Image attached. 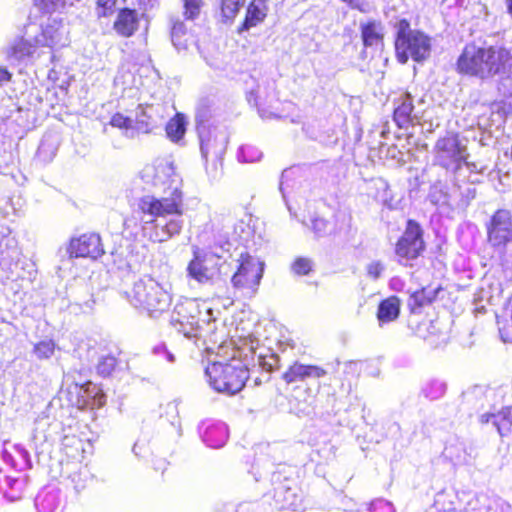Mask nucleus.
I'll return each mask as SVG.
<instances>
[{
    "mask_svg": "<svg viewBox=\"0 0 512 512\" xmlns=\"http://www.w3.org/2000/svg\"><path fill=\"white\" fill-rule=\"evenodd\" d=\"M142 213V230L153 242H166L182 231L184 197L180 188L174 187L169 196L141 197L137 203Z\"/></svg>",
    "mask_w": 512,
    "mask_h": 512,
    "instance_id": "nucleus-1",
    "label": "nucleus"
},
{
    "mask_svg": "<svg viewBox=\"0 0 512 512\" xmlns=\"http://www.w3.org/2000/svg\"><path fill=\"white\" fill-rule=\"evenodd\" d=\"M510 52L499 46L467 44L457 61L461 73L487 79L505 73L510 67Z\"/></svg>",
    "mask_w": 512,
    "mask_h": 512,
    "instance_id": "nucleus-2",
    "label": "nucleus"
},
{
    "mask_svg": "<svg viewBox=\"0 0 512 512\" xmlns=\"http://www.w3.org/2000/svg\"><path fill=\"white\" fill-rule=\"evenodd\" d=\"M468 155L466 140L454 132H447L434 145L435 163L454 173L456 184L460 189L459 182L461 177H464V169L470 172L477 169L476 164L467 162Z\"/></svg>",
    "mask_w": 512,
    "mask_h": 512,
    "instance_id": "nucleus-3",
    "label": "nucleus"
},
{
    "mask_svg": "<svg viewBox=\"0 0 512 512\" xmlns=\"http://www.w3.org/2000/svg\"><path fill=\"white\" fill-rule=\"evenodd\" d=\"M129 302L147 312L150 317H159L171 305V295L153 278L140 279L134 283L128 294Z\"/></svg>",
    "mask_w": 512,
    "mask_h": 512,
    "instance_id": "nucleus-4",
    "label": "nucleus"
},
{
    "mask_svg": "<svg viewBox=\"0 0 512 512\" xmlns=\"http://www.w3.org/2000/svg\"><path fill=\"white\" fill-rule=\"evenodd\" d=\"M205 373L210 386L217 392L234 395L240 392L249 378V371L239 359L227 363L213 362Z\"/></svg>",
    "mask_w": 512,
    "mask_h": 512,
    "instance_id": "nucleus-5",
    "label": "nucleus"
},
{
    "mask_svg": "<svg viewBox=\"0 0 512 512\" xmlns=\"http://www.w3.org/2000/svg\"><path fill=\"white\" fill-rule=\"evenodd\" d=\"M212 320L211 309L195 299L178 302L171 315V324L185 337H197L198 332Z\"/></svg>",
    "mask_w": 512,
    "mask_h": 512,
    "instance_id": "nucleus-6",
    "label": "nucleus"
},
{
    "mask_svg": "<svg viewBox=\"0 0 512 512\" xmlns=\"http://www.w3.org/2000/svg\"><path fill=\"white\" fill-rule=\"evenodd\" d=\"M264 274V262L249 254H240L237 269L231 277L233 296L252 298L259 289Z\"/></svg>",
    "mask_w": 512,
    "mask_h": 512,
    "instance_id": "nucleus-7",
    "label": "nucleus"
},
{
    "mask_svg": "<svg viewBox=\"0 0 512 512\" xmlns=\"http://www.w3.org/2000/svg\"><path fill=\"white\" fill-rule=\"evenodd\" d=\"M395 50L399 62L406 63L410 57L419 62L430 55V39L420 31L411 30L408 21L401 20L398 25Z\"/></svg>",
    "mask_w": 512,
    "mask_h": 512,
    "instance_id": "nucleus-8",
    "label": "nucleus"
},
{
    "mask_svg": "<svg viewBox=\"0 0 512 512\" xmlns=\"http://www.w3.org/2000/svg\"><path fill=\"white\" fill-rule=\"evenodd\" d=\"M221 260L214 252L196 249L186 268L187 277L201 285L213 284L220 274Z\"/></svg>",
    "mask_w": 512,
    "mask_h": 512,
    "instance_id": "nucleus-9",
    "label": "nucleus"
},
{
    "mask_svg": "<svg viewBox=\"0 0 512 512\" xmlns=\"http://www.w3.org/2000/svg\"><path fill=\"white\" fill-rule=\"evenodd\" d=\"M425 250L423 230L414 220H408L402 236L395 246V255L401 265L411 266V261L418 258Z\"/></svg>",
    "mask_w": 512,
    "mask_h": 512,
    "instance_id": "nucleus-10",
    "label": "nucleus"
},
{
    "mask_svg": "<svg viewBox=\"0 0 512 512\" xmlns=\"http://www.w3.org/2000/svg\"><path fill=\"white\" fill-rule=\"evenodd\" d=\"M26 259L21 258V251L15 237L4 235L0 239V269L7 279L17 280L25 277Z\"/></svg>",
    "mask_w": 512,
    "mask_h": 512,
    "instance_id": "nucleus-11",
    "label": "nucleus"
},
{
    "mask_svg": "<svg viewBox=\"0 0 512 512\" xmlns=\"http://www.w3.org/2000/svg\"><path fill=\"white\" fill-rule=\"evenodd\" d=\"M197 131L200 138L201 155L205 161L209 159L220 160L224 155L228 137L224 131L216 128L210 129L200 116H196Z\"/></svg>",
    "mask_w": 512,
    "mask_h": 512,
    "instance_id": "nucleus-12",
    "label": "nucleus"
},
{
    "mask_svg": "<svg viewBox=\"0 0 512 512\" xmlns=\"http://www.w3.org/2000/svg\"><path fill=\"white\" fill-rule=\"evenodd\" d=\"M488 242L495 248H503L512 241V214L509 210H497L487 224Z\"/></svg>",
    "mask_w": 512,
    "mask_h": 512,
    "instance_id": "nucleus-13",
    "label": "nucleus"
},
{
    "mask_svg": "<svg viewBox=\"0 0 512 512\" xmlns=\"http://www.w3.org/2000/svg\"><path fill=\"white\" fill-rule=\"evenodd\" d=\"M272 482L274 484L273 499L276 508L299 511L301 499L297 493L298 488L295 482L288 478L282 479L279 472L273 474Z\"/></svg>",
    "mask_w": 512,
    "mask_h": 512,
    "instance_id": "nucleus-14",
    "label": "nucleus"
},
{
    "mask_svg": "<svg viewBox=\"0 0 512 512\" xmlns=\"http://www.w3.org/2000/svg\"><path fill=\"white\" fill-rule=\"evenodd\" d=\"M165 119V107L161 104L139 105L135 121L139 133H150L158 128Z\"/></svg>",
    "mask_w": 512,
    "mask_h": 512,
    "instance_id": "nucleus-15",
    "label": "nucleus"
},
{
    "mask_svg": "<svg viewBox=\"0 0 512 512\" xmlns=\"http://www.w3.org/2000/svg\"><path fill=\"white\" fill-rule=\"evenodd\" d=\"M35 42L40 46L63 47L67 44V30L61 19L49 18L43 27L40 35L36 36Z\"/></svg>",
    "mask_w": 512,
    "mask_h": 512,
    "instance_id": "nucleus-16",
    "label": "nucleus"
},
{
    "mask_svg": "<svg viewBox=\"0 0 512 512\" xmlns=\"http://www.w3.org/2000/svg\"><path fill=\"white\" fill-rule=\"evenodd\" d=\"M71 257H89L97 259L104 253L100 236L97 234H84L72 239L68 249Z\"/></svg>",
    "mask_w": 512,
    "mask_h": 512,
    "instance_id": "nucleus-17",
    "label": "nucleus"
},
{
    "mask_svg": "<svg viewBox=\"0 0 512 512\" xmlns=\"http://www.w3.org/2000/svg\"><path fill=\"white\" fill-rule=\"evenodd\" d=\"M394 121L399 128L406 129L420 123L421 116L415 110L410 93L401 95L395 102Z\"/></svg>",
    "mask_w": 512,
    "mask_h": 512,
    "instance_id": "nucleus-18",
    "label": "nucleus"
},
{
    "mask_svg": "<svg viewBox=\"0 0 512 512\" xmlns=\"http://www.w3.org/2000/svg\"><path fill=\"white\" fill-rule=\"evenodd\" d=\"M327 374L326 370L316 365H304L295 362L283 374V379L287 383L303 381L307 378H321Z\"/></svg>",
    "mask_w": 512,
    "mask_h": 512,
    "instance_id": "nucleus-19",
    "label": "nucleus"
},
{
    "mask_svg": "<svg viewBox=\"0 0 512 512\" xmlns=\"http://www.w3.org/2000/svg\"><path fill=\"white\" fill-rule=\"evenodd\" d=\"M139 18L135 10L120 9L113 23V29L122 37H131L138 29Z\"/></svg>",
    "mask_w": 512,
    "mask_h": 512,
    "instance_id": "nucleus-20",
    "label": "nucleus"
},
{
    "mask_svg": "<svg viewBox=\"0 0 512 512\" xmlns=\"http://www.w3.org/2000/svg\"><path fill=\"white\" fill-rule=\"evenodd\" d=\"M441 290L440 286H427L410 294L407 305L414 314L420 313L422 308L430 305Z\"/></svg>",
    "mask_w": 512,
    "mask_h": 512,
    "instance_id": "nucleus-21",
    "label": "nucleus"
},
{
    "mask_svg": "<svg viewBox=\"0 0 512 512\" xmlns=\"http://www.w3.org/2000/svg\"><path fill=\"white\" fill-rule=\"evenodd\" d=\"M36 508L39 512H60L63 502L58 490L41 491L35 500Z\"/></svg>",
    "mask_w": 512,
    "mask_h": 512,
    "instance_id": "nucleus-22",
    "label": "nucleus"
},
{
    "mask_svg": "<svg viewBox=\"0 0 512 512\" xmlns=\"http://www.w3.org/2000/svg\"><path fill=\"white\" fill-rule=\"evenodd\" d=\"M228 439L227 426L222 422L209 425L203 434V441L207 446L217 449L225 445Z\"/></svg>",
    "mask_w": 512,
    "mask_h": 512,
    "instance_id": "nucleus-23",
    "label": "nucleus"
},
{
    "mask_svg": "<svg viewBox=\"0 0 512 512\" xmlns=\"http://www.w3.org/2000/svg\"><path fill=\"white\" fill-rule=\"evenodd\" d=\"M480 419L482 423L492 422L501 436H504L511 431L512 411L509 407L502 409L497 414H483Z\"/></svg>",
    "mask_w": 512,
    "mask_h": 512,
    "instance_id": "nucleus-24",
    "label": "nucleus"
},
{
    "mask_svg": "<svg viewBox=\"0 0 512 512\" xmlns=\"http://www.w3.org/2000/svg\"><path fill=\"white\" fill-rule=\"evenodd\" d=\"M361 35L366 47H379L383 41V26L378 21L361 24Z\"/></svg>",
    "mask_w": 512,
    "mask_h": 512,
    "instance_id": "nucleus-25",
    "label": "nucleus"
},
{
    "mask_svg": "<svg viewBox=\"0 0 512 512\" xmlns=\"http://www.w3.org/2000/svg\"><path fill=\"white\" fill-rule=\"evenodd\" d=\"M80 393V397L83 399L82 407L100 408L106 402L104 393L90 382L80 388Z\"/></svg>",
    "mask_w": 512,
    "mask_h": 512,
    "instance_id": "nucleus-26",
    "label": "nucleus"
},
{
    "mask_svg": "<svg viewBox=\"0 0 512 512\" xmlns=\"http://www.w3.org/2000/svg\"><path fill=\"white\" fill-rule=\"evenodd\" d=\"M59 147V140L56 135L48 134L43 137L36 153V159L41 163H50Z\"/></svg>",
    "mask_w": 512,
    "mask_h": 512,
    "instance_id": "nucleus-27",
    "label": "nucleus"
},
{
    "mask_svg": "<svg viewBox=\"0 0 512 512\" xmlns=\"http://www.w3.org/2000/svg\"><path fill=\"white\" fill-rule=\"evenodd\" d=\"M399 313L400 300L396 296H391L379 304L377 317L380 323H388L396 320Z\"/></svg>",
    "mask_w": 512,
    "mask_h": 512,
    "instance_id": "nucleus-28",
    "label": "nucleus"
},
{
    "mask_svg": "<svg viewBox=\"0 0 512 512\" xmlns=\"http://www.w3.org/2000/svg\"><path fill=\"white\" fill-rule=\"evenodd\" d=\"M266 12L267 7L263 0L252 1L248 6L243 28L248 30L262 22L266 17Z\"/></svg>",
    "mask_w": 512,
    "mask_h": 512,
    "instance_id": "nucleus-29",
    "label": "nucleus"
},
{
    "mask_svg": "<svg viewBox=\"0 0 512 512\" xmlns=\"http://www.w3.org/2000/svg\"><path fill=\"white\" fill-rule=\"evenodd\" d=\"M166 135L173 141H180L186 132V120L183 114L177 113L174 118L166 124Z\"/></svg>",
    "mask_w": 512,
    "mask_h": 512,
    "instance_id": "nucleus-30",
    "label": "nucleus"
},
{
    "mask_svg": "<svg viewBox=\"0 0 512 512\" xmlns=\"http://www.w3.org/2000/svg\"><path fill=\"white\" fill-rule=\"evenodd\" d=\"M110 125L121 129L123 131V135L127 138H135L138 134V130L136 129V121L124 116L121 113H116L111 117Z\"/></svg>",
    "mask_w": 512,
    "mask_h": 512,
    "instance_id": "nucleus-31",
    "label": "nucleus"
},
{
    "mask_svg": "<svg viewBox=\"0 0 512 512\" xmlns=\"http://www.w3.org/2000/svg\"><path fill=\"white\" fill-rule=\"evenodd\" d=\"M478 502L482 505L486 512H512L510 504L496 497L487 495L478 496Z\"/></svg>",
    "mask_w": 512,
    "mask_h": 512,
    "instance_id": "nucleus-32",
    "label": "nucleus"
},
{
    "mask_svg": "<svg viewBox=\"0 0 512 512\" xmlns=\"http://www.w3.org/2000/svg\"><path fill=\"white\" fill-rule=\"evenodd\" d=\"M171 40L173 45L178 50H183L187 48L188 37H187V29L183 22L176 20L173 22L171 28Z\"/></svg>",
    "mask_w": 512,
    "mask_h": 512,
    "instance_id": "nucleus-33",
    "label": "nucleus"
},
{
    "mask_svg": "<svg viewBox=\"0 0 512 512\" xmlns=\"http://www.w3.org/2000/svg\"><path fill=\"white\" fill-rule=\"evenodd\" d=\"M23 207V200L20 197H10L0 205V213L4 218L17 215Z\"/></svg>",
    "mask_w": 512,
    "mask_h": 512,
    "instance_id": "nucleus-34",
    "label": "nucleus"
},
{
    "mask_svg": "<svg viewBox=\"0 0 512 512\" xmlns=\"http://www.w3.org/2000/svg\"><path fill=\"white\" fill-rule=\"evenodd\" d=\"M238 160L243 163H254L261 159L262 152L253 145H242L238 150Z\"/></svg>",
    "mask_w": 512,
    "mask_h": 512,
    "instance_id": "nucleus-35",
    "label": "nucleus"
},
{
    "mask_svg": "<svg viewBox=\"0 0 512 512\" xmlns=\"http://www.w3.org/2000/svg\"><path fill=\"white\" fill-rule=\"evenodd\" d=\"M55 343L52 340H43L36 343L33 347V354L38 360H46L53 356L55 352Z\"/></svg>",
    "mask_w": 512,
    "mask_h": 512,
    "instance_id": "nucleus-36",
    "label": "nucleus"
},
{
    "mask_svg": "<svg viewBox=\"0 0 512 512\" xmlns=\"http://www.w3.org/2000/svg\"><path fill=\"white\" fill-rule=\"evenodd\" d=\"M34 51V46L24 39L17 40L10 49V54L15 59L20 60L29 55Z\"/></svg>",
    "mask_w": 512,
    "mask_h": 512,
    "instance_id": "nucleus-37",
    "label": "nucleus"
},
{
    "mask_svg": "<svg viewBox=\"0 0 512 512\" xmlns=\"http://www.w3.org/2000/svg\"><path fill=\"white\" fill-rule=\"evenodd\" d=\"M446 391V385L439 380H432L425 385L423 393L426 398L435 400L444 395Z\"/></svg>",
    "mask_w": 512,
    "mask_h": 512,
    "instance_id": "nucleus-38",
    "label": "nucleus"
},
{
    "mask_svg": "<svg viewBox=\"0 0 512 512\" xmlns=\"http://www.w3.org/2000/svg\"><path fill=\"white\" fill-rule=\"evenodd\" d=\"M16 165L10 152L0 150V174L14 177Z\"/></svg>",
    "mask_w": 512,
    "mask_h": 512,
    "instance_id": "nucleus-39",
    "label": "nucleus"
},
{
    "mask_svg": "<svg viewBox=\"0 0 512 512\" xmlns=\"http://www.w3.org/2000/svg\"><path fill=\"white\" fill-rule=\"evenodd\" d=\"M245 3V0H222V14L227 19H232L236 16L240 7Z\"/></svg>",
    "mask_w": 512,
    "mask_h": 512,
    "instance_id": "nucleus-40",
    "label": "nucleus"
},
{
    "mask_svg": "<svg viewBox=\"0 0 512 512\" xmlns=\"http://www.w3.org/2000/svg\"><path fill=\"white\" fill-rule=\"evenodd\" d=\"M119 0H97L96 13L98 17H107L115 12Z\"/></svg>",
    "mask_w": 512,
    "mask_h": 512,
    "instance_id": "nucleus-41",
    "label": "nucleus"
},
{
    "mask_svg": "<svg viewBox=\"0 0 512 512\" xmlns=\"http://www.w3.org/2000/svg\"><path fill=\"white\" fill-rule=\"evenodd\" d=\"M116 366V359L113 356L101 357L97 364V373L103 377L109 376Z\"/></svg>",
    "mask_w": 512,
    "mask_h": 512,
    "instance_id": "nucleus-42",
    "label": "nucleus"
},
{
    "mask_svg": "<svg viewBox=\"0 0 512 512\" xmlns=\"http://www.w3.org/2000/svg\"><path fill=\"white\" fill-rule=\"evenodd\" d=\"M184 16L186 19H195L201 10L202 0H183Z\"/></svg>",
    "mask_w": 512,
    "mask_h": 512,
    "instance_id": "nucleus-43",
    "label": "nucleus"
},
{
    "mask_svg": "<svg viewBox=\"0 0 512 512\" xmlns=\"http://www.w3.org/2000/svg\"><path fill=\"white\" fill-rule=\"evenodd\" d=\"M385 270V265L379 260L371 261L366 266L367 276L373 280L379 279Z\"/></svg>",
    "mask_w": 512,
    "mask_h": 512,
    "instance_id": "nucleus-44",
    "label": "nucleus"
},
{
    "mask_svg": "<svg viewBox=\"0 0 512 512\" xmlns=\"http://www.w3.org/2000/svg\"><path fill=\"white\" fill-rule=\"evenodd\" d=\"M365 512H394L393 505L383 499L373 501Z\"/></svg>",
    "mask_w": 512,
    "mask_h": 512,
    "instance_id": "nucleus-45",
    "label": "nucleus"
},
{
    "mask_svg": "<svg viewBox=\"0 0 512 512\" xmlns=\"http://www.w3.org/2000/svg\"><path fill=\"white\" fill-rule=\"evenodd\" d=\"M292 270L295 274L306 275L311 270V261L307 258H298L292 264Z\"/></svg>",
    "mask_w": 512,
    "mask_h": 512,
    "instance_id": "nucleus-46",
    "label": "nucleus"
},
{
    "mask_svg": "<svg viewBox=\"0 0 512 512\" xmlns=\"http://www.w3.org/2000/svg\"><path fill=\"white\" fill-rule=\"evenodd\" d=\"M65 0H35V4L45 12H52L59 7H62Z\"/></svg>",
    "mask_w": 512,
    "mask_h": 512,
    "instance_id": "nucleus-47",
    "label": "nucleus"
},
{
    "mask_svg": "<svg viewBox=\"0 0 512 512\" xmlns=\"http://www.w3.org/2000/svg\"><path fill=\"white\" fill-rule=\"evenodd\" d=\"M153 353L157 356L164 357L169 363H173L175 360L174 355L167 349L164 343L156 345L153 348Z\"/></svg>",
    "mask_w": 512,
    "mask_h": 512,
    "instance_id": "nucleus-48",
    "label": "nucleus"
},
{
    "mask_svg": "<svg viewBox=\"0 0 512 512\" xmlns=\"http://www.w3.org/2000/svg\"><path fill=\"white\" fill-rule=\"evenodd\" d=\"M327 225V221L323 218L315 217L312 219V229L318 236H321L326 232Z\"/></svg>",
    "mask_w": 512,
    "mask_h": 512,
    "instance_id": "nucleus-49",
    "label": "nucleus"
},
{
    "mask_svg": "<svg viewBox=\"0 0 512 512\" xmlns=\"http://www.w3.org/2000/svg\"><path fill=\"white\" fill-rule=\"evenodd\" d=\"M501 86L504 89L505 94L512 95V71L509 75L502 78Z\"/></svg>",
    "mask_w": 512,
    "mask_h": 512,
    "instance_id": "nucleus-50",
    "label": "nucleus"
},
{
    "mask_svg": "<svg viewBox=\"0 0 512 512\" xmlns=\"http://www.w3.org/2000/svg\"><path fill=\"white\" fill-rule=\"evenodd\" d=\"M461 195L464 198L466 204H468L472 199L476 196V189L475 187L468 186L464 190H461Z\"/></svg>",
    "mask_w": 512,
    "mask_h": 512,
    "instance_id": "nucleus-51",
    "label": "nucleus"
},
{
    "mask_svg": "<svg viewBox=\"0 0 512 512\" xmlns=\"http://www.w3.org/2000/svg\"><path fill=\"white\" fill-rule=\"evenodd\" d=\"M483 511H485V509L478 502V496L468 503V508L466 509V512H483Z\"/></svg>",
    "mask_w": 512,
    "mask_h": 512,
    "instance_id": "nucleus-52",
    "label": "nucleus"
},
{
    "mask_svg": "<svg viewBox=\"0 0 512 512\" xmlns=\"http://www.w3.org/2000/svg\"><path fill=\"white\" fill-rule=\"evenodd\" d=\"M11 78V73L3 66H0V85L8 82Z\"/></svg>",
    "mask_w": 512,
    "mask_h": 512,
    "instance_id": "nucleus-53",
    "label": "nucleus"
},
{
    "mask_svg": "<svg viewBox=\"0 0 512 512\" xmlns=\"http://www.w3.org/2000/svg\"><path fill=\"white\" fill-rule=\"evenodd\" d=\"M507 13L512 17V0H505Z\"/></svg>",
    "mask_w": 512,
    "mask_h": 512,
    "instance_id": "nucleus-54",
    "label": "nucleus"
},
{
    "mask_svg": "<svg viewBox=\"0 0 512 512\" xmlns=\"http://www.w3.org/2000/svg\"><path fill=\"white\" fill-rule=\"evenodd\" d=\"M287 175H288V171H284V172L282 173V177H281V178H282V181H281V183H280V190H282V189H283V188H282V187H283V179H285V178L287 177Z\"/></svg>",
    "mask_w": 512,
    "mask_h": 512,
    "instance_id": "nucleus-55",
    "label": "nucleus"
},
{
    "mask_svg": "<svg viewBox=\"0 0 512 512\" xmlns=\"http://www.w3.org/2000/svg\"><path fill=\"white\" fill-rule=\"evenodd\" d=\"M254 344H255V340L250 339V345H249V349L250 350H254L255 349V345Z\"/></svg>",
    "mask_w": 512,
    "mask_h": 512,
    "instance_id": "nucleus-56",
    "label": "nucleus"
},
{
    "mask_svg": "<svg viewBox=\"0 0 512 512\" xmlns=\"http://www.w3.org/2000/svg\"><path fill=\"white\" fill-rule=\"evenodd\" d=\"M398 282H399V280H398V279H393V280L391 281V286H392V287H395V284H396V283H398Z\"/></svg>",
    "mask_w": 512,
    "mask_h": 512,
    "instance_id": "nucleus-57",
    "label": "nucleus"
},
{
    "mask_svg": "<svg viewBox=\"0 0 512 512\" xmlns=\"http://www.w3.org/2000/svg\"><path fill=\"white\" fill-rule=\"evenodd\" d=\"M136 448H137V445L135 444L133 447V452L137 455Z\"/></svg>",
    "mask_w": 512,
    "mask_h": 512,
    "instance_id": "nucleus-58",
    "label": "nucleus"
}]
</instances>
